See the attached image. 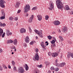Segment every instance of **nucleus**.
Here are the masks:
<instances>
[{"label":"nucleus","instance_id":"obj_1","mask_svg":"<svg viewBox=\"0 0 73 73\" xmlns=\"http://www.w3.org/2000/svg\"><path fill=\"white\" fill-rule=\"evenodd\" d=\"M62 0H56V4L58 9H61L63 8Z\"/></svg>","mask_w":73,"mask_h":73},{"label":"nucleus","instance_id":"obj_2","mask_svg":"<svg viewBox=\"0 0 73 73\" xmlns=\"http://www.w3.org/2000/svg\"><path fill=\"white\" fill-rule=\"evenodd\" d=\"M34 31L35 33H36L37 34L39 35V37H41V38H42L43 37V35H42V33L41 32H39V31L37 30H35Z\"/></svg>","mask_w":73,"mask_h":73},{"label":"nucleus","instance_id":"obj_3","mask_svg":"<svg viewBox=\"0 0 73 73\" xmlns=\"http://www.w3.org/2000/svg\"><path fill=\"white\" fill-rule=\"evenodd\" d=\"M50 7H48V9L50 10H52L53 9H54V4L53 3L52 1H50L49 3Z\"/></svg>","mask_w":73,"mask_h":73},{"label":"nucleus","instance_id":"obj_4","mask_svg":"<svg viewBox=\"0 0 73 73\" xmlns=\"http://www.w3.org/2000/svg\"><path fill=\"white\" fill-rule=\"evenodd\" d=\"M6 2L4 0H0V6L2 8H4L5 6L4 4H5Z\"/></svg>","mask_w":73,"mask_h":73},{"label":"nucleus","instance_id":"obj_5","mask_svg":"<svg viewBox=\"0 0 73 73\" xmlns=\"http://www.w3.org/2000/svg\"><path fill=\"white\" fill-rule=\"evenodd\" d=\"M24 8L25 12H27L29 11V10H30V6L29 5H27Z\"/></svg>","mask_w":73,"mask_h":73},{"label":"nucleus","instance_id":"obj_6","mask_svg":"<svg viewBox=\"0 0 73 73\" xmlns=\"http://www.w3.org/2000/svg\"><path fill=\"white\" fill-rule=\"evenodd\" d=\"M18 71L19 73H24L25 70L23 67H19L18 70Z\"/></svg>","mask_w":73,"mask_h":73},{"label":"nucleus","instance_id":"obj_7","mask_svg":"<svg viewBox=\"0 0 73 73\" xmlns=\"http://www.w3.org/2000/svg\"><path fill=\"white\" fill-rule=\"evenodd\" d=\"M62 30L64 33H66L68 32V28L66 26L64 27L63 28Z\"/></svg>","mask_w":73,"mask_h":73},{"label":"nucleus","instance_id":"obj_8","mask_svg":"<svg viewBox=\"0 0 73 73\" xmlns=\"http://www.w3.org/2000/svg\"><path fill=\"white\" fill-rule=\"evenodd\" d=\"M35 60H37V61H38L39 60V56L38 55V53H37L36 54H35Z\"/></svg>","mask_w":73,"mask_h":73},{"label":"nucleus","instance_id":"obj_9","mask_svg":"<svg viewBox=\"0 0 73 73\" xmlns=\"http://www.w3.org/2000/svg\"><path fill=\"white\" fill-rule=\"evenodd\" d=\"M20 32L21 33H23L26 32V30L25 29L21 28L20 30Z\"/></svg>","mask_w":73,"mask_h":73},{"label":"nucleus","instance_id":"obj_10","mask_svg":"<svg viewBox=\"0 0 73 73\" xmlns=\"http://www.w3.org/2000/svg\"><path fill=\"white\" fill-rule=\"evenodd\" d=\"M37 17L38 18V20H39L40 21H41V20H42V15H38L37 16Z\"/></svg>","mask_w":73,"mask_h":73},{"label":"nucleus","instance_id":"obj_11","mask_svg":"<svg viewBox=\"0 0 73 73\" xmlns=\"http://www.w3.org/2000/svg\"><path fill=\"white\" fill-rule=\"evenodd\" d=\"M33 17H34V16L32 15L31 17L29 19L28 21L29 23H32V20H33Z\"/></svg>","mask_w":73,"mask_h":73},{"label":"nucleus","instance_id":"obj_12","mask_svg":"<svg viewBox=\"0 0 73 73\" xmlns=\"http://www.w3.org/2000/svg\"><path fill=\"white\" fill-rule=\"evenodd\" d=\"M54 24L55 25H58L60 24V23L58 21H55L54 22Z\"/></svg>","mask_w":73,"mask_h":73},{"label":"nucleus","instance_id":"obj_13","mask_svg":"<svg viewBox=\"0 0 73 73\" xmlns=\"http://www.w3.org/2000/svg\"><path fill=\"white\" fill-rule=\"evenodd\" d=\"M25 41L27 43H28L29 42V36H27L25 38Z\"/></svg>","mask_w":73,"mask_h":73},{"label":"nucleus","instance_id":"obj_14","mask_svg":"<svg viewBox=\"0 0 73 73\" xmlns=\"http://www.w3.org/2000/svg\"><path fill=\"white\" fill-rule=\"evenodd\" d=\"M52 57H56V56H58V53L55 52V53H53L52 54Z\"/></svg>","mask_w":73,"mask_h":73},{"label":"nucleus","instance_id":"obj_15","mask_svg":"<svg viewBox=\"0 0 73 73\" xmlns=\"http://www.w3.org/2000/svg\"><path fill=\"white\" fill-rule=\"evenodd\" d=\"M20 4V3H19V2H17L16 3V4L15 5V7L16 8H19V7Z\"/></svg>","mask_w":73,"mask_h":73},{"label":"nucleus","instance_id":"obj_16","mask_svg":"<svg viewBox=\"0 0 73 73\" xmlns=\"http://www.w3.org/2000/svg\"><path fill=\"white\" fill-rule=\"evenodd\" d=\"M13 43L15 45H17V40L16 39H15L13 41Z\"/></svg>","mask_w":73,"mask_h":73},{"label":"nucleus","instance_id":"obj_17","mask_svg":"<svg viewBox=\"0 0 73 73\" xmlns=\"http://www.w3.org/2000/svg\"><path fill=\"white\" fill-rule=\"evenodd\" d=\"M66 64L65 62H63L60 64V67H63L64 66V65H65Z\"/></svg>","mask_w":73,"mask_h":73},{"label":"nucleus","instance_id":"obj_18","mask_svg":"<svg viewBox=\"0 0 73 73\" xmlns=\"http://www.w3.org/2000/svg\"><path fill=\"white\" fill-rule=\"evenodd\" d=\"M40 45L42 47L43 49H45V46H44V42H41L40 44Z\"/></svg>","mask_w":73,"mask_h":73},{"label":"nucleus","instance_id":"obj_19","mask_svg":"<svg viewBox=\"0 0 73 73\" xmlns=\"http://www.w3.org/2000/svg\"><path fill=\"white\" fill-rule=\"evenodd\" d=\"M3 33V30L1 29H0V37L1 36Z\"/></svg>","mask_w":73,"mask_h":73},{"label":"nucleus","instance_id":"obj_20","mask_svg":"<svg viewBox=\"0 0 73 73\" xmlns=\"http://www.w3.org/2000/svg\"><path fill=\"white\" fill-rule=\"evenodd\" d=\"M64 9L65 10H69V6L68 5H66L65 7H64Z\"/></svg>","mask_w":73,"mask_h":73},{"label":"nucleus","instance_id":"obj_21","mask_svg":"<svg viewBox=\"0 0 73 73\" xmlns=\"http://www.w3.org/2000/svg\"><path fill=\"white\" fill-rule=\"evenodd\" d=\"M72 54V53L70 52H68L67 54V57L68 58H70V56H71V54Z\"/></svg>","mask_w":73,"mask_h":73},{"label":"nucleus","instance_id":"obj_22","mask_svg":"<svg viewBox=\"0 0 73 73\" xmlns=\"http://www.w3.org/2000/svg\"><path fill=\"white\" fill-rule=\"evenodd\" d=\"M6 24L5 23L2 24L1 22H0V27H5Z\"/></svg>","mask_w":73,"mask_h":73},{"label":"nucleus","instance_id":"obj_23","mask_svg":"<svg viewBox=\"0 0 73 73\" xmlns=\"http://www.w3.org/2000/svg\"><path fill=\"white\" fill-rule=\"evenodd\" d=\"M10 33V31L9 30H7L6 31V34L7 36H9V33Z\"/></svg>","mask_w":73,"mask_h":73},{"label":"nucleus","instance_id":"obj_24","mask_svg":"<svg viewBox=\"0 0 73 73\" xmlns=\"http://www.w3.org/2000/svg\"><path fill=\"white\" fill-rule=\"evenodd\" d=\"M1 13L2 14V16L5 17V12H4L3 10L1 11Z\"/></svg>","mask_w":73,"mask_h":73},{"label":"nucleus","instance_id":"obj_25","mask_svg":"<svg viewBox=\"0 0 73 73\" xmlns=\"http://www.w3.org/2000/svg\"><path fill=\"white\" fill-rule=\"evenodd\" d=\"M12 42H13V41L12 40H8L7 41V43L9 44L10 43H12Z\"/></svg>","mask_w":73,"mask_h":73},{"label":"nucleus","instance_id":"obj_26","mask_svg":"<svg viewBox=\"0 0 73 73\" xmlns=\"http://www.w3.org/2000/svg\"><path fill=\"white\" fill-rule=\"evenodd\" d=\"M11 63L13 65V66H15V61H14L13 60L11 62Z\"/></svg>","mask_w":73,"mask_h":73},{"label":"nucleus","instance_id":"obj_27","mask_svg":"<svg viewBox=\"0 0 73 73\" xmlns=\"http://www.w3.org/2000/svg\"><path fill=\"white\" fill-rule=\"evenodd\" d=\"M49 16L46 15L45 16V20H48V19H49Z\"/></svg>","mask_w":73,"mask_h":73},{"label":"nucleus","instance_id":"obj_28","mask_svg":"<svg viewBox=\"0 0 73 73\" xmlns=\"http://www.w3.org/2000/svg\"><path fill=\"white\" fill-rule=\"evenodd\" d=\"M37 7H33L32 9V10L34 11L35 10H36V9H37Z\"/></svg>","mask_w":73,"mask_h":73},{"label":"nucleus","instance_id":"obj_29","mask_svg":"<svg viewBox=\"0 0 73 73\" xmlns=\"http://www.w3.org/2000/svg\"><path fill=\"white\" fill-rule=\"evenodd\" d=\"M45 64H46V65H49L50 64V62H45Z\"/></svg>","mask_w":73,"mask_h":73},{"label":"nucleus","instance_id":"obj_30","mask_svg":"<svg viewBox=\"0 0 73 73\" xmlns=\"http://www.w3.org/2000/svg\"><path fill=\"white\" fill-rule=\"evenodd\" d=\"M13 70L15 72L17 71V68L16 66H14L13 68Z\"/></svg>","mask_w":73,"mask_h":73},{"label":"nucleus","instance_id":"obj_31","mask_svg":"<svg viewBox=\"0 0 73 73\" xmlns=\"http://www.w3.org/2000/svg\"><path fill=\"white\" fill-rule=\"evenodd\" d=\"M47 37L49 40H51V39L52 38V36L50 35H49V36H47Z\"/></svg>","mask_w":73,"mask_h":73},{"label":"nucleus","instance_id":"obj_32","mask_svg":"<svg viewBox=\"0 0 73 73\" xmlns=\"http://www.w3.org/2000/svg\"><path fill=\"white\" fill-rule=\"evenodd\" d=\"M35 73H38V69H36L35 70Z\"/></svg>","mask_w":73,"mask_h":73},{"label":"nucleus","instance_id":"obj_33","mask_svg":"<svg viewBox=\"0 0 73 73\" xmlns=\"http://www.w3.org/2000/svg\"><path fill=\"white\" fill-rule=\"evenodd\" d=\"M5 16H2L0 17L1 20H3V19H5Z\"/></svg>","mask_w":73,"mask_h":73},{"label":"nucleus","instance_id":"obj_34","mask_svg":"<svg viewBox=\"0 0 73 73\" xmlns=\"http://www.w3.org/2000/svg\"><path fill=\"white\" fill-rule=\"evenodd\" d=\"M35 42V41H32L30 43V45H33L34 43V42Z\"/></svg>","mask_w":73,"mask_h":73},{"label":"nucleus","instance_id":"obj_35","mask_svg":"<svg viewBox=\"0 0 73 73\" xmlns=\"http://www.w3.org/2000/svg\"><path fill=\"white\" fill-rule=\"evenodd\" d=\"M59 38L61 40H62V41H63L64 40V39L62 38V37L61 36H59Z\"/></svg>","mask_w":73,"mask_h":73},{"label":"nucleus","instance_id":"obj_36","mask_svg":"<svg viewBox=\"0 0 73 73\" xmlns=\"http://www.w3.org/2000/svg\"><path fill=\"white\" fill-rule=\"evenodd\" d=\"M9 20H11V21H12V20H13V18L12 17H10L9 18Z\"/></svg>","mask_w":73,"mask_h":73},{"label":"nucleus","instance_id":"obj_37","mask_svg":"<svg viewBox=\"0 0 73 73\" xmlns=\"http://www.w3.org/2000/svg\"><path fill=\"white\" fill-rule=\"evenodd\" d=\"M42 64H40V65H37V66L38 68H41V67H42Z\"/></svg>","mask_w":73,"mask_h":73},{"label":"nucleus","instance_id":"obj_38","mask_svg":"<svg viewBox=\"0 0 73 73\" xmlns=\"http://www.w3.org/2000/svg\"><path fill=\"white\" fill-rule=\"evenodd\" d=\"M29 29L30 33H32V29H31V27H29Z\"/></svg>","mask_w":73,"mask_h":73},{"label":"nucleus","instance_id":"obj_39","mask_svg":"<svg viewBox=\"0 0 73 73\" xmlns=\"http://www.w3.org/2000/svg\"><path fill=\"white\" fill-rule=\"evenodd\" d=\"M56 66L58 67H60V64L56 63Z\"/></svg>","mask_w":73,"mask_h":73},{"label":"nucleus","instance_id":"obj_40","mask_svg":"<svg viewBox=\"0 0 73 73\" xmlns=\"http://www.w3.org/2000/svg\"><path fill=\"white\" fill-rule=\"evenodd\" d=\"M51 44H54L55 43V41L54 40H52L51 41Z\"/></svg>","mask_w":73,"mask_h":73},{"label":"nucleus","instance_id":"obj_41","mask_svg":"<svg viewBox=\"0 0 73 73\" xmlns=\"http://www.w3.org/2000/svg\"><path fill=\"white\" fill-rule=\"evenodd\" d=\"M59 70V68H55V69H54V70L55 71H58V70Z\"/></svg>","mask_w":73,"mask_h":73},{"label":"nucleus","instance_id":"obj_42","mask_svg":"<svg viewBox=\"0 0 73 73\" xmlns=\"http://www.w3.org/2000/svg\"><path fill=\"white\" fill-rule=\"evenodd\" d=\"M23 46H24L25 48V47H27V44H26L25 43H24Z\"/></svg>","mask_w":73,"mask_h":73},{"label":"nucleus","instance_id":"obj_43","mask_svg":"<svg viewBox=\"0 0 73 73\" xmlns=\"http://www.w3.org/2000/svg\"><path fill=\"white\" fill-rule=\"evenodd\" d=\"M50 69L51 70H54V67H51L50 68Z\"/></svg>","mask_w":73,"mask_h":73},{"label":"nucleus","instance_id":"obj_44","mask_svg":"<svg viewBox=\"0 0 73 73\" xmlns=\"http://www.w3.org/2000/svg\"><path fill=\"white\" fill-rule=\"evenodd\" d=\"M48 56H51V55H52V54H53L52 53H51V52H49L48 53Z\"/></svg>","mask_w":73,"mask_h":73},{"label":"nucleus","instance_id":"obj_45","mask_svg":"<svg viewBox=\"0 0 73 73\" xmlns=\"http://www.w3.org/2000/svg\"><path fill=\"white\" fill-rule=\"evenodd\" d=\"M5 33H4L2 35V37H4V36H5Z\"/></svg>","mask_w":73,"mask_h":73},{"label":"nucleus","instance_id":"obj_46","mask_svg":"<svg viewBox=\"0 0 73 73\" xmlns=\"http://www.w3.org/2000/svg\"><path fill=\"white\" fill-rule=\"evenodd\" d=\"M35 52H36V53H37L38 52V48H36L35 49Z\"/></svg>","mask_w":73,"mask_h":73},{"label":"nucleus","instance_id":"obj_47","mask_svg":"<svg viewBox=\"0 0 73 73\" xmlns=\"http://www.w3.org/2000/svg\"><path fill=\"white\" fill-rule=\"evenodd\" d=\"M54 47L55 46V44H52L51 45V47Z\"/></svg>","mask_w":73,"mask_h":73},{"label":"nucleus","instance_id":"obj_48","mask_svg":"<svg viewBox=\"0 0 73 73\" xmlns=\"http://www.w3.org/2000/svg\"><path fill=\"white\" fill-rule=\"evenodd\" d=\"M45 43L46 44H46V46H47L49 44V43H48V41H46L45 42Z\"/></svg>","mask_w":73,"mask_h":73},{"label":"nucleus","instance_id":"obj_49","mask_svg":"<svg viewBox=\"0 0 73 73\" xmlns=\"http://www.w3.org/2000/svg\"><path fill=\"white\" fill-rule=\"evenodd\" d=\"M29 69V67H27L26 68V70H28Z\"/></svg>","mask_w":73,"mask_h":73},{"label":"nucleus","instance_id":"obj_50","mask_svg":"<svg viewBox=\"0 0 73 73\" xmlns=\"http://www.w3.org/2000/svg\"><path fill=\"white\" fill-rule=\"evenodd\" d=\"M68 43H69V44H71L72 42H71V41H70V40H68Z\"/></svg>","mask_w":73,"mask_h":73},{"label":"nucleus","instance_id":"obj_51","mask_svg":"<svg viewBox=\"0 0 73 73\" xmlns=\"http://www.w3.org/2000/svg\"><path fill=\"white\" fill-rule=\"evenodd\" d=\"M0 70H3V68L1 67V66L0 65Z\"/></svg>","mask_w":73,"mask_h":73},{"label":"nucleus","instance_id":"obj_52","mask_svg":"<svg viewBox=\"0 0 73 73\" xmlns=\"http://www.w3.org/2000/svg\"><path fill=\"white\" fill-rule=\"evenodd\" d=\"M3 52V50L1 48H0V53H1Z\"/></svg>","mask_w":73,"mask_h":73},{"label":"nucleus","instance_id":"obj_53","mask_svg":"<svg viewBox=\"0 0 73 73\" xmlns=\"http://www.w3.org/2000/svg\"><path fill=\"white\" fill-rule=\"evenodd\" d=\"M20 12H21V10H18V12H17L18 13H20Z\"/></svg>","mask_w":73,"mask_h":73},{"label":"nucleus","instance_id":"obj_54","mask_svg":"<svg viewBox=\"0 0 73 73\" xmlns=\"http://www.w3.org/2000/svg\"><path fill=\"white\" fill-rule=\"evenodd\" d=\"M15 19L16 21H17V20H18V17H16L15 18Z\"/></svg>","mask_w":73,"mask_h":73},{"label":"nucleus","instance_id":"obj_55","mask_svg":"<svg viewBox=\"0 0 73 73\" xmlns=\"http://www.w3.org/2000/svg\"><path fill=\"white\" fill-rule=\"evenodd\" d=\"M55 62H56V63H57V62H58V60L57 59L56 60Z\"/></svg>","mask_w":73,"mask_h":73},{"label":"nucleus","instance_id":"obj_56","mask_svg":"<svg viewBox=\"0 0 73 73\" xmlns=\"http://www.w3.org/2000/svg\"><path fill=\"white\" fill-rule=\"evenodd\" d=\"M12 49H16V47H15V46H14V47H12Z\"/></svg>","mask_w":73,"mask_h":73},{"label":"nucleus","instance_id":"obj_57","mask_svg":"<svg viewBox=\"0 0 73 73\" xmlns=\"http://www.w3.org/2000/svg\"><path fill=\"white\" fill-rule=\"evenodd\" d=\"M8 68H9V69H11V66L9 65L8 66Z\"/></svg>","mask_w":73,"mask_h":73},{"label":"nucleus","instance_id":"obj_58","mask_svg":"<svg viewBox=\"0 0 73 73\" xmlns=\"http://www.w3.org/2000/svg\"><path fill=\"white\" fill-rule=\"evenodd\" d=\"M12 33L11 32L9 33V35H12Z\"/></svg>","mask_w":73,"mask_h":73},{"label":"nucleus","instance_id":"obj_59","mask_svg":"<svg viewBox=\"0 0 73 73\" xmlns=\"http://www.w3.org/2000/svg\"><path fill=\"white\" fill-rule=\"evenodd\" d=\"M52 35H54V34H55V32H52Z\"/></svg>","mask_w":73,"mask_h":73},{"label":"nucleus","instance_id":"obj_60","mask_svg":"<svg viewBox=\"0 0 73 73\" xmlns=\"http://www.w3.org/2000/svg\"><path fill=\"white\" fill-rule=\"evenodd\" d=\"M29 15V14L28 13H27L26 14V16H28Z\"/></svg>","mask_w":73,"mask_h":73},{"label":"nucleus","instance_id":"obj_61","mask_svg":"<svg viewBox=\"0 0 73 73\" xmlns=\"http://www.w3.org/2000/svg\"><path fill=\"white\" fill-rule=\"evenodd\" d=\"M25 65L26 67H28V65H27V64H26Z\"/></svg>","mask_w":73,"mask_h":73},{"label":"nucleus","instance_id":"obj_62","mask_svg":"<svg viewBox=\"0 0 73 73\" xmlns=\"http://www.w3.org/2000/svg\"><path fill=\"white\" fill-rule=\"evenodd\" d=\"M71 14L73 15V11H71Z\"/></svg>","mask_w":73,"mask_h":73},{"label":"nucleus","instance_id":"obj_63","mask_svg":"<svg viewBox=\"0 0 73 73\" xmlns=\"http://www.w3.org/2000/svg\"><path fill=\"white\" fill-rule=\"evenodd\" d=\"M4 68H5V69H7V67H6V66H5V67H4Z\"/></svg>","mask_w":73,"mask_h":73},{"label":"nucleus","instance_id":"obj_64","mask_svg":"<svg viewBox=\"0 0 73 73\" xmlns=\"http://www.w3.org/2000/svg\"><path fill=\"white\" fill-rule=\"evenodd\" d=\"M36 39H37L38 38V37L36 36Z\"/></svg>","mask_w":73,"mask_h":73}]
</instances>
